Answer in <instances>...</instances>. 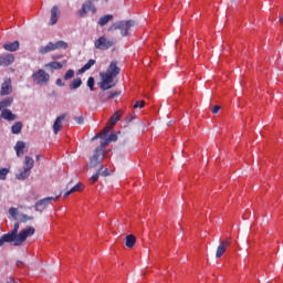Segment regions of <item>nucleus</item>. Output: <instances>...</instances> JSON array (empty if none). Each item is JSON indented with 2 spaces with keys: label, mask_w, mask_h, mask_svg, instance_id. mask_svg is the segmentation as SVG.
I'll list each match as a JSON object with an SVG mask.
<instances>
[{
  "label": "nucleus",
  "mask_w": 283,
  "mask_h": 283,
  "mask_svg": "<svg viewBox=\"0 0 283 283\" xmlns=\"http://www.w3.org/2000/svg\"><path fill=\"white\" fill-rule=\"evenodd\" d=\"M35 231L33 227H28L19 233V222H15L13 229L0 238V247H3L6 242H9L12 247H22L23 242L32 237Z\"/></svg>",
  "instance_id": "nucleus-1"
},
{
  "label": "nucleus",
  "mask_w": 283,
  "mask_h": 283,
  "mask_svg": "<svg viewBox=\"0 0 283 283\" xmlns=\"http://www.w3.org/2000/svg\"><path fill=\"white\" fill-rule=\"evenodd\" d=\"M119 74L120 67H118V62H111V64L107 67V71L105 73H101L102 80L98 83L99 88H102L103 92H107V90L116 87V82H114V78H116Z\"/></svg>",
  "instance_id": "nucleus-2"
},
{
  "label": "nucleus",
  "mask_w": 283,
  "mask_h": 283,
  "mask_svg": "<svg viewBox=\"0 0 283 283\" xmlns=\"http://www.w3.org/2000/svg\"><path fill=\"white\" fill-rule=\"evenodd\" d=\"M136 25H138V23H136L134 20H122L111 24L108 32L119 30L122 36H129L132 28H136Z\"/></svg>",
  "instance_id": "nucleus-3"
},
{
  "label": "nucleus",
  "mask_w": 283,
  "mask_h": 283,
  "mask_svg": "<svg viewBox=\"0 0 283 283\" xmlns=\"http://www.w3.org/2000/svg\"><path fill=\"white\" fill-rule=\"evenodd\" d=\"M107 1H109V0H104V3H107ZM96 2H98V0L84 1L82 7L77 11L78 17H81V19H83V18L87 17V14H90V12L92 14H96V12H98V10L96 9Z\"/></svg>",
  "instance_id": "nucleus-4"
},
{
  "label": "nucleus",
  "mask_w": 283,
  "mask_h": 283,
  "mask_svg": "<svg viewBox=\"0 0 283 283\" xmlns=\"http://www.w3.org/2000/svg\"><path fill=\"white\" fill-rule=\"evenodd\" d=\"M31 78L35 85L45 86L50 83V74L43 69L33 72Z\"/></svg>",
  "instance_id": "nucleus-5"
},
{
  "label": "nucleus",
  "mask_w": 283,
  "mask_h": 283,
  "mask_svg": "<svg viewBox=\"0 0 283 283\" xmlns=\"http://www.w3.org/2000/svg\"><path fill=\"white\" fill-rule=\"evenodd\" d=\"M96 50H109L116 45V40L114 38L107 39L105 36H99L94 43Z\"/></svg>",
  "instance_id": "nucleus-6"
},
{
  "label": "nucleus",
  "mask_w": 283,
  "mask_h": 283,
  "mask_svg": "<svg viewBox=\"0 0 283 283\" xmlns=\"http://www.w3.org/2000/svg\"><path fill=\"white\" fill-rule=\"evenodd\" d=\"M59 198H61V192L55 197H46L44 199L39 200L34 205L35 211L43 213V211H45V207H48V205H50L52 202H56L59 200Z\"/></svg>",
  "instance_id": "nucleus-7"
},
{
  "label": "nucleus",
  "mask_w": 283,
  "mask_h": 283,
  "mask_svg": "<svg viewBox=\"0 0 283 283\" xmlns=\"http://www.w3.org/2000/svg\"><path fill=\"white\" fill-rule=\"evenodd\" d=\"M229 247H231V238H228L226 240H220V243L217 248L216 258L220 259L222 255H224Z\"/></svg>",
  "instance_id": "nucleus-8"
},
{
  "label": "nucleus",
  "mask_w": 283,
  "mask_h": 283,
  "mask_svg": "<svg viewBox=\"0 0 283 283\" xmlns=\"http://www.w3.org/2000/svg\"><path fill=\"white\" fill-rule=\"evenodd\" d=\"M103 158H105V153L94 150V154L90 159V167L91 168L101 167V163H103Z\"/></svg>",
  "instance_id": "nucleus-9"
},
{
  "label": "nucleus",
  "mask_w": 283,
  "mask_h": 283,
  "mask_svg": "<svg viewBox=\"0 0 283 283\" xmlns=\"http://www.w3.org/2000/svg\"><path fill=\"white\" fill-rule=\"evenodd\" d=\"M12 94V80L7 78L1 85L0 96Z\"/></svg>",
  "instance_id": "nucleus-10"
},
{
  "label": "nucleus",
  "mask_w": 283,
  "mask_h": 283,
  "mask_svg": "<svg viewBox=\"0 0 283 283\" xmlns=\"http://www.w3.org/2000/svg\"><path fill=\"white\" fill-rule=\"evenodd\" d=\"M61 18V11H59L57 6H53L51 9V19L49 25H56L59 23V19Z\"/></svg>",
  "instance_id": "nucleus-11"
},
{
  "label": "nucleus",
  "mask_w": 283,
  "mask_h": 283,
  "mask_svg": "<svg viewBox=\"0 0 283 283\" xmlns=\"http://www.w3.org/2000/svg\"><path fill=\"white\" fill-rule=\"evenodd\" d=\"M14 63V55L13 54H6L0 55V67H8V65H12Z\"/></svg>",
  "instance_id": "nucleus-12"
},
{
  "label": "nucleus",
  "mask_w": 283,
  "mask_h": 283,
  "mask_svg": "<svg viewBox=\"0 0 283 283\" xmlns=\"http://www.w3.org/2000/svg\"><path fill=\"white\" fill-rule=\"evenodd\" d=\"M66 117H67V113H63L62 115L56 117V119L53 124V133L54 134H59V132H61V128L63 127L61 124L63 123V120H65Z\"/></svg>",
  "instance_id": "nucleus-13"
},
{
  "label": "nucleus",
  "mask_w": 283,
  "mask_h": 283,
  "mask_svg": "<svg viewBox=\"0 0 283 283\" xmlns=\"http://www.w3.org/2000/svg\"><path fill=\"white\" fill-rule=\"evenodd\" d=\"M64 65H67V61L62 62H50L44 65L45 69L51 70V72H54V70H61Z\"/></svg>",
  "instance_id": "nucleus-14"
},
{
  "label": "nucleus",
  "mask_w": 283,
  "mask_h": 283,
  "mask_svg": "<svg viewBox=\"0 0 283 283\" xmlns=\"http://www.w3.org/2000/svg\"><path fill=\"white\" fill-rule=\"evenodd\" d=\"M1 112V118H3L4 120H17V115L12 113V111L10 109H2Z\"/></svg>",
  "instance_id": "nucleus-15"
},
{
  "label": "nucleus",
  "mask_w": 283,
  "mask_h": 283,
  "mask_svg": "<svg viewBox=\"0 0 283 283\" xmlns=\"http://www.w3.org/2000/svg\"><path fill=\"white\" fill-rule=\"evenodd\" d=\"M19 48H20L19 40H15L11 43L3 44V50H6L7 52H17Z\"/></svg>",
  "instance_id": "nucleus-16"
},
{
  "label": "nucleus",
  "mask_w": 283,
  "mask_h": 283,
  "mask_svg": "<svg viewBox=\"0 0 283 283\" xmlns=\"http://www.w3.org/2000/svg\"><path fill=\"white\" fill-rule=\"evenodd\" d=\"M25 149V143L24 142H17L15 146H14V150L17 154L18 158H21V156H23L24 150Z\"/></svg>",
  "instance_id": "nucleus-17"
},
{
  "label": "nucleus",
  "mask_w": 283,
  "mask_h": 283,
  "mask_svg": "<svg viewBox=\"0 0 283 283\" xmlns=\"http://www.w3.org/2000/svg\"><path fill=\"white\" fill-rule=\"evenodd\" d=\"M12 103H14L13 97H7L0 102V111L8 109V107H12Z\"/></svg>",
  "instance_id": "nucleus-18"
},
{
  "label": "nucleus",
  "mask_w": 283,
  "mask_h": 283,
  "mask_svg": "<svg viewBox=\"0 0 283 283\" xmlns=\"http://www.w3.org/2000/svg\"><path fill=\"white\" fill-rule=\"evenodd\" d=\"M120 116H123V112H122V111L115 112V113L111 116V118H109V120H108V125H111V126L114 127V125H116V123H118V120H120Z\"/></svg>",
  "instance_id": "nucleus-19"
},
{
  "label": "nucleus",
  "mask_w": 283,
  "mask_h": 283,
  "mask_svg": "<svg viewBox=\"0 0 283 283\" xmlns=\"http://www.w3.org/2000/svg\"><path fill=\"white\" fill-rule=\"evenodd\" d=\"M109 21H114V15L113 14H106L99 18L98 20V25H101V28H104V25H107V23H109Z\"/></svg>",
  "instance_id": "nucleus-20"
},
{
  "label": "nucleus",
  "mask_w": 283,
  "mask_h": 283,
  "mask_svg": "<svg viewBox=\"0 0 283 283\" xmlns=\"http://www.w3.org/2000/svg\"><path fill=\"white\" fill-rule=\"evenodd\" d=\"M93 65H96V60H90L82 69L77 71V74H85L87 70H91Z\"/></svg>",
  "instance_id": "nucleus-21"
},
{
  "label": "nucleus",
  "mask_w": 283,
  "mask_h": 283,
  "mask_svg": "<svg viewBox=\"0 0 283 283\" xmlns=\"http://www.w3.org/2000/svg\"><path fill=\"white\" fill-rule=\"evenodd\" d=\"M30 174L31 171L28 170V168H23L22 171H20L19 174H15V178L17 180H25L27 178H30Z\"/></svg>",
  "instance_id": "nucleus-22"
},
{
  "label": "nucleus",
  "mask_w": 283,
  "mask_h": 283,
  "mask_svg": "<svg viewBox=\"0 0 283 283\" xmlns=\"http://www.w3.org/2000/svg\"><path fill=\"white\" fill-rule=\"evenodd\" d=\"M135 245H136V237L134 234H128L126 237L127 249H134Z\"/></svg>",
  "instance_id": "nucleus-23"
},
{
  "label": "nucleus",
  "mask_w": 283,
  "mask_h": 283,
  "mask_svg": "<svg viewBox=\"0 0 283 283\" xmlns=\"http://www.w3.org/2000/svg\"><path fill=\"white\" fill-rule=\"evenodd\" d=\"M39 52L40 54H48V52H54V43L49 42L48 45L41 46Z\"/></svg>",
  "instance_id": "nucleus-24"
},
{
  "label": "nucleus",
  "mask_w": 283,
  "mask_h": 283,
  "mask_svg": "<svg viewBox=\"0 0 283 283\" xmlns=\"http://www.w3.org/2000/svg\"><path fill=\"white\" fill-rule=\"evenodd\" d=\"M34 167V159L30 156L24 157V169H28L31 171V169Z\"/></svg>",
  "instance_id": "nucleus-25"
},
{
  "label": "nucleus",
  "mask_w": 283,
  "mask_h": 283,
  "mask_svg": "<svg viewBox=\"0 0 283 283\" xmlns=\"http://www.w3.org/2000/svg\"><path fill=\"white\" fill-rule=\"evenodd\" d=\"M67 42L60 40L55 43H53V50H67Z\"/></svg>",
  "instance_id": "nucleus-26"
},
{
  "label": "nucleus",
  "mask_w": 283,
  "mask_h": 283,
  "mask_svg": "<svg viewBox=\"0 0 283 283\" xmlns=\"http://www.w3.org/2000/svg\"><path fill=\"white\" fill-rule=\"evenodd\" d=\"M82 85L83 81L81 80V77H76L71 82L70 90H78V87H81Z\"/></svg>",
  "instance_id": "nucleus-27"
},
{
  "label": "nucleus",
  "mask_w": 283,
  "mask_h": 283,
  "mask_svg": "<svg viewBox=\"0 0 283 283\" xmlns=\"http://www.w3.org/2000/svg\"><path fill=\"white\" fill-rule=\"evenodd\" d=\"M21 129H23V124L21 122L14 123L11 127L12 134H21Z\"/></svg>",
  "instance_id": "nucleus-28"
},
{
  "label": "nucleus",
  "mask_w": 283,
  "mask_h": 283,
  "mask_svg": "<svg viewBox=\"0 0 283 283\" xmlns=\"http://www.w3.org/2000/svg\"><path fill=\"white\" fill-rule=\"evenodd\" d=\"M107 145H109V140L108 139L102 140L101 145L98 147H96L95 150L104 154L103 149H105V147Z\"/></svg>",
  "instance_id": "nucleus-29"
},
{
  "label": "nucleus",
  "mask_w": 283,
  "mask_h": 283,
  "mask_svg": "<svg viewBox=\"0 0 283 283\" xmlns=\"http://www.w3.org/2000/svg\"><path fill=\"white\" fill-rule=\"evenodd\" d=\"M8 174H10V169L0 168V180H6V178H8Z\"/></svg>",
  "instance_id": "nucleus-30"
},
{
  "label": "nucleus",
  "mask_w": 283,
  "mask_h": 283,
  "mask_svg": "<svg viewBox=\"0 0 283 283\" xmlns=\"http://www.w3.org/2000/svg\"><path fill=\"white\" fill-rule=\"evenodd\" d=\"M103 171V165H99V168L98 170L96 171V174H94L92 177H91V181L92 182H96V180H98V176H101V172Z\"/></svg>",
  "instance_id": "nucleus-31"
},
{
  "label": "nucleus",
  "mask_w": 283,
  "mask_h": 283,
  "mask_svg": "<svg viewBox=\"0 0 283 283\" xmlns=\"http://www.w3.org/2000/svg\"><path fill=\"white\" fill-rule=\"evenodd\" d=\"M116 96H120V91H115V92L108 93L105 101H109V98H116Z\"/></svg>",
  "instance_id": "nucleus-32"
},
{
  "label": "nucleus",
  "mask_w": 283,
  "mask_h": 283,
  "mask_svg": "<svg viewBox=\"0 0 283 283\" xmlns=\"http://www.w3.org/2000/svg\"><path fill=\"white\" fill-rule=\"evenodd\" d=\"M70 78H74V70L70 69L65 74H64V81H70Z\"/></svg>",
  "instance_id": "nucleus-33"
},
{
  "label": "nucleus",
  "mask_w": 283,
  "mask_h": 283,
  "mask_svg": "<svg viewBox=\"0 0 283 283\" xmlns=\"http://www.w3.org/2000/svg\"><path fill=\"white\" fill-rule=\"evenodd\" d=\"M94 85H95L94 77L90 76L87 80V87H90L91 92H94Z\"/></svg>",
  "instance_id": "nucleus-34"
},
{
  "label": "nucleus",
  "mask_w": 283,
  "mask_h": 283,
  "mask_svg": "<svg viewBox=\"0 0 283 283\" xmlns=\"http://www.w3.org/2000/svg\"><path fill=\"white\" fill-rule=\"evenodd\" d=\"M71 191L76 192V191H83V184H76L73 188H71Z\"/></svg>",
  "instance_id": "nucleus-35"
},
{
  "label": "nucleus",
  "mask_w": 283,
  "mask_h": 283,
  "mask_svg": "<svg viewBox=\"0 0 283 283\" xmlns=\"http://www.w3.org/2000/svg\"><path fill=\"white\" fill-rule=\"evenodd\" d=\"M112 127H114V126H112V124L107 123V125L103 129L102 134H104V136H107L109 134V130L112 129Z\"/></svg>",
  "instance_id": "nucleus-36"
},
{
  "label": "nucleus",
  "mask_w": 283,
  "mask_h": 283,
  "mask_svg": "<svg viewBox=\"0 0 283 283\" xmlns=\"http://www.w3.org/2000/svg\"><path fill=\"white\" fill-rule=\"evenodd\" d=\"M108 143H116L118 140V135L116 134H111L107 138Z\"/></svg>",
  "instance_id": "nucleus-37"
},
{
  "label": "nucleus",
  "mask_w": 283,
  "mask_h": 283,
  "mask_svg": "<svg viewBox=\"0 0 283 283\" xmlns=\"http://www.w3.org/2000/svg\"><path fill=\"white\" fill-rule=\"evenodd\" d=\"M74 120L77 125H83L85 123V118H83V115L75 117Z\"/></svg>",
  "instance_id": "nucleus-38"
},
{
  "label": "nucleus",
  "mask_w": 283,
  "mask_h": 283,
  "mask_svg": "<svg viewBox=\"0 0 283 283\" xmlns=\"http://www.w3.org/2000/svg\"><path fill=\"white\" fill-rule=\"evenodd\" d=\"M55 83H56V85H57L59 87H65V83H63V80H61V78H57V80L55 81Z\"/></svg>",
  "instance_id": "nucleus-39"
},
{
  "label": "nucleus",
  "mask_w": 283,
  "mask_h": 283,
  "mask_svg": "<svg viewBox=\"0 0 283 283\" xmlns=\"http://www.w3.org/2000/svg\"><path fill=\"white\" fill-rule=\"evenodd\" d=\"M107 94H108V93H102V94L99 95V98H101V101H103V103H105V102L108 101V99H106V98H107Z\"/></svg>",
  "instance_id": "nucleus-40"
},
{
  "label": "nucleus",
  "mask_w": 283,
  "mask_h": 283,
  "mask_svg": "<svg viewBox=\"0 0 283 283\" xmlns=\"http://www.w3.org/2000/svg\"><path fill=\"white\" fill-rule=\"evenodd\" d=\"M9 214H10L12 218H14V217L17 216V210H15V208H10V209H9Z\"/></svg>",
  "instance_id": "nucleus-41"
},
{
  "label": "nucleus",
  "mask_w": 283,
  "mask_h": 283,
  "mask_svg": "<svg viewBox=\"0 0 283 283\" xmlns=\"http://www.w3.org/2000/svg\"><path fill=\"white\" fill-rule=\"evenodd\" d=\"M220 112V105H214L212 107V114H218Z\"/></svg>",
  "instance_id": "nucleus-42"
},
{
  "label": "nucleus",
  "mask_w": 283,
  "mask_h": 283,
  "mask_svg": "<svg viewBox=\"0 0 283 283\" xmlns=\"http://www.w3.org/2000/svg\"><path fill=\"white\" fill-rule=\"evenodd\" d=\"M105 135L103 133H98L93 137V140H96L98 138H103Z\"/></svg>",
  "instance_id": "nucleus-43"
},
{
  "label": "nucleus",
  "mask_w": 283,
  "mask_h": 283,
  "mask_svg": "<svg viewBox=\"0 0 283 283\" xmlns=\"http://www.w3.org/2000/svg\"><path fill=\"white\" fill-rule=\"evenodd\" d=\"M72 193H74V192L72 191V189H70L69 191H66L64 193V198H67L69 196H72Z\"/></svg>",
  "instance_id": "nucleus-44"
},
{
  "label": "nucleus",
  "mask_w": 283,
  "mask_h": 283,
  "mask_svg": "<svg viewBox=\"0 0 283 283\" xmlns=\"http://www.w3.org/2000/svg\"><path fill=\"white\" fill-rule=\"evenodd\" d=\"M133 107H134V109H138V107H140V102H138V101L135 102Z\"/></svg>",
  "instance_id": "nucleus-45"
},
{
  "label": "nucleus",
  "mask_w": 283,
  "mask_h": 283,
  "mask_svg": "<svg viewBox=\"0 0 283 283\" xmlns=\"http://www.w3.org/2000/svg\"><path fill=\"white\" fill-rule=\"evenodd\" d=\"M102 176H109V169H105V170L102 172Z\"/></svg>",
  "instance_id": "nucleus-46"
},
{
  "label": "nucleus",
  "mask_w": 283,
  "mask_h": 283,
  "mask_svg": "<svg viewBox=\"0 0 283 283\" xmlns=\"http://www.w3.org/2000/svg\"><path fill=\"white\" fill-rule=\"evenodd\" d=\"M17 266L21 269V266H23V261H17Z\"/></svg>",
  "instance_id": "nucleus-47"
},
{
  "label": "nucleus",
  "mask_w": 283,
  "mask_h": 283,
  "mask_svg": "<svg viewBox=\"0 0 283 283\" xmlns=\"http://www.w3.org/2000/svg\"><path fill=\"white\" fill-rule=\"evenodd\" d=\"M145 107V101L139 102V109H143Z\"/></svg>",
  "instance_id": "nucleus-48"
},
{
  "label": "nucleus",
  "mask_w": 283,
  "mask_h": 283,
  "mask_svg": "<svg viewBox=\"0 0 283 283\" xmlns=\"http://www.w3.org/2000/svg\"><path fill=\"white\" fill-rule=\"evenodd\" d=\"M279 21H280V23H282V25H283V15L279 17Z\"/></svg>",
  "instance_id": "nucleus-49"
},
{
  "label": "nucleus",
  "mask_w": 283,
  "mask_h": 283,
  "mask_svg": "<svg viewBox=\"0 0 283 283\" xmlns=\"http://www.w3.org/2000/svg\"><path fill=\"white\" fill-rule=\"evenodd\" d=\"M35 160H41V155H36Z\"/></svg>",
  "instance_id": "nucleus-50"
},
{
  "label": "nucleus",
  "mask_w": 283,
  "mask_h": 283,
  "mask_svg": "<svg viewBox=\"0 0 283 283\" xmlns=\"http://www.w3.org/2000/svg\"><path fill=\"white\" fill-rule=\"evenodd\" d=\"M28 220H34V217H29Z\"/></svg>",
  "instance_id": "nucleus-51"
}]
</instances>
